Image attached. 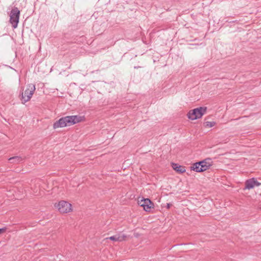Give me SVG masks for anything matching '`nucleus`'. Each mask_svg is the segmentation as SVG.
Listing matches in <instances>:
<instances>
[{"instance_id": "obj_1", "label": "nucleus", "mask_w": 261, "mask_h": 261, "mask_svg": "<svg viewBox=\"0 0 261 261\" xmlns=\"http://www.w3.org/2000/svg\"><path fill=\"white\" fill-rule=\"evenodd\" d=\"M212 165V159L206 158L203 160L194 163L191 166V170L197 172H202L208 169Z\"/></svg>"}, {"instance_id": "obj_2", "label": "nucleus", "mask_w": 261, "mask_h": 261, "mask_svg": "<svg viewBox=\"0 0 261 261\" xmlns=\"http://www.w3.org/2000/svg\"><path fill=\"white\" fill-rule=\"evenodd\" d=\"M36 90L35 85L34 84H28L27 86V89L24 92H22L20 94V99L22 100V103L24 104L26 102L29 101L33 94Z\"/></svg>"}, {"instance_id": "obj_3", "label": "nucleus", "mask_w": 261, "mask_h": 261, "mask_svg": "<svg viewBox=\"0 0 261 261\" xmlns=\"http://www.w3.org/2000/svg\"><path fill=\"white\" fill-rule=\"evenodd\" d=\"M207 108L200 107L189 111L187 116L189 119L194 120L200 118L206 112Z\"/></svg>"}, {"instance_id": "obj_4", "label": "nucleus", "mask_w": 261, "mask_h": 261, "mask_svg": "<svg viewBox=\"0 0 261 261\" xmlns=\"http://www.w3.org/2000/svg\"><path fill=\"white\" fill-rule=\"evenodd\" d=\"M20 12L18 8L14 7L10 13V23L12 27L15 29L17 27L19 22Z\"/></svg>"}, {"instance_id": "obj_5", "label": "nucleus", "mask_w": 261, "mask_h": 261, "mask_svg": "<svg viewBox=\"0 0 261 261\" xmlns=\"http://www.w3.org/2000/svg\"><path fill=\"white\" fill-rule=\"evenodd\" d=\"M66 126H70L68 116L62 117L59 120L54 122L53 128L56 129L59 127H64Z\"/></svg>"}, {"instance_id": "obj_6", "label": "nucleus", "mask_w": 261, "mask_h": 261, "mask_svg": "<svg viewBox=\"0 0 261 261\" xmlns=\"http://www.w3.org/2000/svg\"><path fill=\"white\" fill-rule=\"evenodd\" d=\"M61 213H67L71 210V204L65 201H61L57 206Z\"/></svg>"}, {"instance_id": "obj_7", "label": "nucleus", "mask_w": 261, "mask_h": 261, "mask_svg": "<svg viewBox=\"0 0 261 261\" xmlns=\"http://www.w3.org/2000/svg\"><path fill=\"white\" fill-rule=\"evenodd\" d=\"M138 203L146 212H149L154 205L153 203L148 198L142 199L139 201Z\"/></svg>"}, {"instance_id": "obj_8", "label": "nucleus", "mask_w": 261, "mask_h": 261, "mask_svg": "<svg viewBox=\"0 0 261 261\" xmlns=\"http://www.w3.org/2000/svg\"><path fill=\"white\" fill-rule=\"evenodd\" d=\"M70 125L74 124L75 123L81 122L84 117L77 115L68 116Z\"/></svg>"}, {"instance_id": "obj_9", "label": "nucleus", "mask_w": 261, "mask_h": 261, "mask_svg": "<svg viewBox=\"0 0 261 261\" xmlns=\"http://www.w3.org/2000/svg\"><path fill=\"white\" fill-rule=\"evenodd\" d=\"M171 166L178 173H183L186 172L185 167L179 165L178 164L172 163Z\"/></svg>"}, {"instance_id": "obj_10", "label": "nucleus", "mask_w": 261, "mask_h": 261, "mask_svg": "<svg viewBox=\"0 0 261 261\" xmlns=\"http://www.w3.org/2000/svg\"><path fill=\"white\" fill-rule=\"evenodd\" d=\"M245 189H246L250 190V189H253L255 187V178H252L247 179L245 181Z\"/></svg>"}, {"instance_id": "obj_11", "label": "nucleus", "mask_w": 261, "mask_h": 261, "mask_svg": "<svg viewBox=\"0 0 261 261\" xmlns=\"http://www.w3.org/2000/svg\"><path fill=\"white\" fill-rule=\"evenodd\" d=\"M24 159L20 156H14L10 158L8 160L11 163L18 164L23 161Z\"/></svg>"}, {"instance_id": "obj_12", "label": "nucleus", "mask_w": 261, "mask_h": 261, "mask_svg": "<svg viewBox=\"0 0 261 261\" xmlns=\"http://www.w3.org/2000/svg\"><path fill=\"white\" fill-rule=\"evenodd\" d=\"M117 235V241L118 242H121L126 239L127 238V236L123 234V233H119L116 234Z\"/></svg>"}, {"instance_id": "obj_13", "label": "nucleus", "mask_w": 261, "mask_h": 261, "mask_svg": "<svg viewBox=\"0 0 261 261\" xmlns=\"http://www.w3.org/2000/svg\"><path fill=\"white\" fill-rule=\"evenodd\" d=\"M205 126L207 127H212L214 126L216 123L214 121H207L205 122Z\"/></svg>"}, {"instance_id": "obj_14", "label": "nucleus", "mask_w": 261, "mask_h": 261, "mask_svg": "<svg viewBox=\"0 0 261 261\" xmlns=\"http://www.w3.org/2000/svg\"><path fill=\"white\" fill-rule=\"evenodd\" d=\"M109 239L112 241H117V235H115V236H111L109 238Z\"/></svg>"}, {"instance_id": "obj_15", "label": "nucleus", "mask_w": 261, "mask_h": 261, "mask_svg": "<svg viewBox=\"0 0 261 261\" xmlns=\"http://www.w3.org/2000/svg\"><path fill=\"white\" fill-rule=\"evenodd\" d=\"M255 186H259L260 185V183L258 182L255 178Z\"/></svg>"}, {"instance_id": "obj_16", "label": "nucleus", "mask_w": 261, "mask_h": 261, "mask_svg": "<svg viewBox=\"0 0 261 261\" xmlns=\"http://www.w3.org/2000/svg\"><path fill=\"white\" fill-rule=\"evenodd\" d=\"M5 230V228H0V234H1L2 233L4 232Z\"/></svg>"}, {"instance_id": "obj_17", "label": "nucleus", "mask_w": 261, "mask_h": 261, "mask_svg": "<svg viewBox=\"0 0 261 261\" xmlns=\"http://www.w3.org/2000/svg\"><path fill=\"white\" fill-rule=\"evenodd\" d=\"M171 204L170 203H167V208H169L171 206Z\"/></svg>"}, {"instance_id": "obj_18", "label": "nucleus", "mask_w": 261, "mask_h": 261, "mask_svg": "<svg viewBox=\"0 0 261 261\" xmlns=\"http://www.w3.org/2000/svg\"><path fill=\"white\" fill-rule=\"evenodd\" d=\"M142 67L141 66H134V69H138L139 68Z\"/></svg>"}]
</instances>
